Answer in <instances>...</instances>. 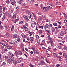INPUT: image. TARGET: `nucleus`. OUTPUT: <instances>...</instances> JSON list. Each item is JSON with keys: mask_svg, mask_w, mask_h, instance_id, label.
<instances>
[{"mask_svg": "<svg viewBox=\"0 0 67 67\" xmlns=\"http://www.w3.org/2000/svg\"><path fill=\"white\" fill-rule=\"evenodd\" d=\"M8 58L9 59L7 60V62L9 63H11L12 62V61H13L15 60L14 58L12 56H9V57Z\"/></svg>", "mask_w": 67, "mask_h": 67, "instance_id": "f257e3e1", "label": "nucleus"}, {"mask_svg": "<svg viewBox=\"0 0 67 67\" xmlns=\"http://www.w3.org/2000/svg\"><path fill=\"white\" fill-rule=\"evenodd\" d=\"M18 52L16 51H15V53H14V54H12V56H15L16 57L18 58V57H20L19 56V54H18Z\"/></svg>", "mask_w": 67, "mask_h": 67, "instance_id": "f03ea898", "label": "nucleus"}, {"mask_svg": "<svg viewBox=\"0 0 67 67\" xmlns=\"http://www.w3.org/2000/svg\"><path fill=\"white\" fill-rule=\"evenodd\" d=\"M43 11H44L45 12H48L49 10V9L48 8V6L47 7H44V8H42Z\"/></svg>", "mask_w": 67, "mask_h": 67, "instance_id": "7ed1b4c3", "label": "nucleus"}, {"mask_svg": "<svg viewBox=\"0 0 67 67\" xmlns=\"http://www.w3.org/2000/svg\"><path fill=\"white\" fill-rule=\"evenodd\" d=\"M21 62V60H15V61L14 62V64H16L18 63H20Z\"/></svg>", "mask_w": 67, "mask_h": 67, "instance_id": "20e7f679", "label": "nucleus"}, {"mask_svg": "<svg viewBox=\"0 0 67 67\" xmlns=\"http://www.w3.org/2000/svg\"><path fill=\"white\" fill-rule=\"evenodd\" d=\"M36 25V22L35 21H32V22L31 26L32 27H34Z\"/></svg>", "mask_w": 67, "mask_h": 67, "instance_id": "39448f33", "label": "nucleus"}, {"mask_svg": "<svg viewBox=\"0 0 67 67\" xmlns=\"http://www.w3.org/2000/svg\"><path fill=\"white\" fill-rule=\"evenodd\" d=\"M6 51L8 52V50L7 49H3L1 53L2 54H4L5 53Z\"/></svg>", "mask_w": 67, "mask_h": 67, "instance_id": "423d86ee", "label": "nucleus"}, {"mask_svg": "<svg viewBox=\"0 0 67 67\" xmlns=\"http://www.w3.org/2000/svg\"><path fill=\"white\" fill-rule=\"evenodd\" d=\"M10 36V34L8 32H7L6 34V35H5V37H9V36Z\"/></svg>", "mask_w": 67, "mask_h": 67, "instance_id": "0eeeda50", "label": "nucleus"}, {"mask_svg": "<svg viewBox=\"0 0 67 67\" xmlns=\"http://www.w3.org/2000/svg\"><path fill=\"white\" fill-rule=\"evenodd\" d=\"M40 63H41V65H43L44 64H45V63L44 62L43 60H41L40 61Z\"/></svg>", "mask_w": 67, "mask_h": 67, "instance_id": "6e6552de", "label": "nucleus"}, {"mask_svg": "<svg viewBox=\"0 0 67 67\" xmlns=\"http://www.w3.org/2000/svg\"><path fill=\"white\" fill-rule=\"evenodd\" d=\"M44 28L45 29V30H46L47 28H48L49 27V25L47 24L44 26Z\"/></svg>", "mask_w": 67, "mask_h": 67, "instance_id": "1a4fd4ad", "label": "nucleus"}, {"mask_svg": "<svg viewBox=\"0 0 67 67\" xmlns=\"http://www.w3.org/2000/svg\"><path fill=\"white\" fill-rule=\"evenodd\" d=\"M13 37L14 38H16L18 37V35L17 34H15L13 36Z\"/></svg>", "mask_w": 67, "mask_h": 67, "instance_id": "9d476101", "label": "nucleus"}, {"mask_svg": "<svg viewBox=\"0 0 67 67\" xmlns=\"http://www.w3.org/2000/svg\"><path fill=\"white\" fill-rule=\"evenodd\" d=\"M16 18V14L14 13L13 14V19H14Z\"/></svg>", "mask_w": 67, "mask_h": 67, "instance_id": "9b49d317", "label": "nucleus"}, {"mask_svg": "<svg viewBox=\"0 0 67 67\" xmlns=\"http://www.w3.org/2000/svg\"><path fill=\"white\" fill-rule=\"evenodd\" d=\"M12 47H12L10 46H7V49H10Z\"/></svg>", "mask_w": 67, "mask_h": 67, "instance_id": "f8f14e48", "label": "nucleus"}, {"mask_svg": "<svg viewBox=\"0 0 67 67\" xmlns=\"http://www.w3.org/2000/svg\"><path fill=\"white\" fill-rule=\"evenodd\" d=\"M51 30L52 32H55V28L54 27H52L51 29Z\"/></svg>", "mask_w": 67, "mask_h": 67, "instance_id": "ddd939ff", "label": "nucleus"}, {"mask_svg": "<svg viewBox=\"0 0 67 67\" xmlns=\"http://www.w3.org/2000/svg\"><path fill=\"white\" fill-rule=\"evenodd\" d=\"M37 51H35L34 52V53L35 54H40L39 52H37Z\"/></svg>", "mask_w": 67, "mask_h": 67, "instance_id": "4468645a", "label": "nucleus"}, {"mask_svg": "<svg viewBox=\"0 0 67 67\" xmlns=\"http://www.w3.org/2000/svg\"><path fill=\"white\" fill-rule=\"evenodd\" d=\"M63 56L64 57H65V58H67V55H66L65 53H63Z\"/></svg>", "mask_w": 67, "mask_h": 67, "instance_id": "2eb2a0df", "label": "nucleus"}, {"mask_svg": "<svg viewBox=\"0 0 67 67\" xmlns=\"http://www.w3.org/2000/svg\"><path fill=\"white\" fill-rule=\"evenodd\" d=\"M8 53L9 54V56H11L12 54V52H11L10 51L8 52Z\"/></svg>", "mask_w": 67, "mask_h": 67, "instance_id": "dca6fc26", "label": "nucleus"}, {"mask_svg": "<svg viewBox=\"0 0 67 67\" xmlns=\"http://www.w3.org/2000/svg\"><path fill=\"white\" fill-rule=\"evenodd\" d=\"M64 33L63 31H61V32L60 33V35L61 36H63L64 35Z\"/></svg>", "mask_w": 67, "mask_h": 67, "instance_id": "f3484780", "label": "nucleus"}, {"mask_svg": "<svg viewBox=\"0 0 67 67\" xmlns=\"http://www.w3.org/2000/svg\"><path fill=\"white\" fill-rule=\"evenodd\" d=\"M42 16L43 17V19L44 20H45L46 18V17L43 15H42Z\"/></svg>", "mask_w": 67, "mask_h": 67, "instance_id": "a211bd4d", "label": "nucleus"}, {"mask_svg": "<svg viewBox=\"0 0 67 67\" xmlns=\"http://www.w3.org/2000/svg\"><path fill=\"white\" fill-rule=\"evenodd\" d=\"M36 40H37V39L39 38V36H38V35H37L36 37Z\"/></svg>", "mask_w": 67, "mask_h": 67, "instance_id": "6ab92c4d", "label": "nucleus"}, {"mask_svg": "<svg viewBox=\"0 0 67 67\" xmlns=\"http://www.w3.org/2000/svg\"><path fill=\"white\" fill-rule=\"evenodd\" d=\"M50 42H51V46H53V41L52 40H51L50 41Z\"/></svg>", "mask_w": 67, "mask_h": 67, "instance_id": "aec40b11", "label": "nucleus"}, {"mask_svg": "<svg viewBox=\"0 0 67 67\" xmlns=\"http://www.w3.org/2000/svg\"><path fill=\"white\" fill-rule=\"evenodd\" d=\"M22 2H21V1H18V3H19V4H21L22 3Z\"/></svg>", "mask_w": 67, "mask_h": 67, "instance_id": "412c9836", "label": "nucleus"}, {"mask_svg": "<svg viewBox=\"0 0 67 67\" xmlns=\"http://www.w3.org/2000/svg\"><path fill=\"white\" fill-rule=\"evenodd\" d=\"M53 25L54 26H57V24L56 23H55L53 24Z\"/></svg>", "mask_w": 67, "mask_h": 67, "instance_id": "4be33fe9", "label": "nucleus"}, {"mask_svg": "<svg viewBox=\"0 0 67 67\" xmlns=\"http://www.w3.org/2000/svg\"><path fill=\"white\" fill-rule=\"evenodd\" d=\"M15 3H16L15 1L11 3V4H12V5H14V4H15Z\"/></svg>", "mask_w": 67, "mask_h": 67, "instance_id": "5701e85b", "label": "nucleus"}, {"mask_svg": "<svg viewBox=\"0 0 67 67\" xmlns=\"http://www.w3.org/2000/svg\"><path fill=\"white\" fill-rule=\"evenodd\" d=\"M3 29V26L2 25H0V30H2Z\"/></svg>", "mask_w": 67, "mask_h": 67, "instance_id": "b1692460", "label": "nucleus"}, {"mask_svg": "<svg viewBox=\"0 0 67 67\" xmlns=\"http://www.w3.org/2000/svg\"><path fill=\"white\" fill-rule=\"evenodd\" d=\"M56 5H59V4H60V2H56Z\"/></svg>", "mask_w": 67, "mask_h": 67, "instance_id": "393cba45", "label": "nucleus"}, {"mask_svg": "<svg viewBox=\"0 0 67 67\" xmlns=\"http://www.w3.org/2000/svg\"><path fill=\"white\" fill-rule=\"evenodd\" d=\"M20 40H21V39H20V38H18L17 39V41L18 42H20Z\"/></svg>", "mask_w": 67, "mask_h": 67, "instance_id": "a878e982", "label": "nucleus"}, {"mask_svg": "<svg viewBox=\"0 0 67 67\" xmlns=\"http://www.w3.org/2000/svg\"><path fill=\"white\" fill-rule=\"evenodd\" d=\"M53 54L54 56L55 57H57V54H56V53H53Z\"/></svg>", "mask_w": 67, "mask_h": 67, "instance_id": "bb28decb", "label": "nucleus"}, {"mask_svg": "<svg viewBox=\"0 0 67 67\" xmlns=\"http://www.w3.org/2000/svg\"><path fill=\"white\" fill-rule=\"evenodd\" d=\"M6 3H10V1H9V0H7V1H6Z\"/></svg>", "mask_w": 67, "mask_h": 67, "instance_id": "cd10ccee", "label": "nucleus"}, {"mask_svg": "<svg viewBox=\"0 0 67 67\" xmlns=\"http://www.w3.org/2000/svg\"><path fill=\"white\" fill-rule=\"evenodd\" d=\"M5 64H6V63H5V62H4L2 63V65H3V66H4L5 65Z\"/></svg>", "mask_w": 67, "mask_h": 67, "instance_id": "c85d7f7f", "label": "nucleus"}, {"mask_svg": "<svg viewBox=\"0 0 67 67\" xmlns=\"http://www.w3.org/2000/svg\"><path fill=\"white\" fill-rule=\"evenodd\" d=\"M64 49H65V51H67V47L65 46V47H64Z\"/></svg>", "mask_w": 67, "mask_h": 67, "instance_id": "c756f323", "label": "nucleus"}, {"mask_svg": "<svg viewBox=\"0 0 67 67\" xmlns=\"http://www.w3.org/2000/svg\"><path fill=\"white\" fill-rule=\"evenodd\" d=\"M39 32L40 34H42V30H40L39 31Z\"/></svg>", "mask_w": 67, "mask_h": 67, "instance_id": "7c9ffc66", "label": "nucleus"}, {"mask_svg": "<svg viewBox=\"0 0 67 67\" xmlns=\"http://www.w3.org/2000/svg\"><path fill=\"white\" fill-rule=\"evenodd\" d=\"M64 34H66L67 33V30H66L64 32Z\"/></svg>", "mask_w": 67, "mask_h": 67, "instance_id": "2f4dec72", "label": "nucleus"}, {"mask_svg": "<svg viewBox=\"0 0 67 67\" xmlns=\"http://www.w3.org/2000/svg\"><path fill=\"white\" fill-rule=\"evenodd\" d=\"M57 58H59V59H62V57H60L59 56H58L57 57Z\"/></svg>", "mask_w": 67, "mask_h": 67, "instance_id": "473e14b6", "label": "nucleus"}, {"mask_svg": "<svg viewBox=\"0 0 67 67\" xmlns=\"http://www.w3.org/2000/svg\"><path fill=\"white\" fill-rule=\"evenodd\" d=\"M41 8H42V10L43 8H43V5L42 4H41Z\"/></svg>", "mask_w": 67, "mask_h": 67, "instance_id": "72a5a7b5", "label": "nucleus"}, {"mask_svg": "<svg viewBox=\"0 0 67 67\" xmlns=\"http://www.w3.org/2000/svg\"><path fill=\"white\" fill-rule=\"evenodd\" d=\"M19 58V59H21V60H23V58H22V57H20V58H19V57H18Z\"/></svg>", "mask_w": 67, "mask_h": 67, "instance_id": "f704fd0d", "label": "nucleus"}, {"mask_svg": "<svg viewBox=\"0 0 67 67\" xmlns=\"http://www.w3.org/2000/svg\"><path fill=\"white\" fill-rule=\"evenodd\" d=\"M29 29L28 28H27L26 27L25 28V31H29Z\"/></svg>", "mask_w": 67, "mask_h": 67, "instance_id": "c9c22d12", "label": "nucleus"}, {"mask_svg": "<svg viewBox=\"0 0 67 67\" xmlns=\"http://www.w3.org/2000/svg\"><path fill=\"white\" fill-rule=\"evenodd\" d=\"M14 43V44H18V42H17V41H15Z\"/></svg>", "mask_w": 67, "mask_h": 67, "instance_id": "e433bc0d", "label": "nucleus"}, {"mask_svg": "<svg viewBox=\"0 0 67 67\" xmlns=\"http://www.w3.org/2000/svg\"><path fill=\"white\" fill-rule=\"evenodd\" d=\"M67 20H65L63 22L64 23H65L67 22Z\"/></svg>", "mask_w": 67, "mask_h": 67, "instance_id": "4c0bfd02", "label": "nucleus"}, {"mask_svg": "<svg viewBox=\"0 0 67 67\" xmlns=\"http://www.w3.org/2000/svg\"><path fill=\"white\" fill-rule=\"evenodd\" d=\"M4 16H5V17L6 16H7V14L5 13H4Z\"/></svg>", "mask_w": 67, "mask_h": 67, "instance_id": "58836bf2", "label": "nucleus"}, {"mask_svg": "<svg viewBox=\"0 0 67 67\" xmlns=\"http://www.w3.org/2000/svg\"><path fill=\"white\" fill-rule=\"evenodd\" d=\"M21 36L23 38H24L25 37V35H21Z\"/></svg>", "mask_w": 67, "mask_h": 67, "instance_id": "ea45409f", "label": "nucleus"}, {"mask_svg": "<svg viewBox=\"0 0 67 67\" xmlns=\"http://www.w3.org/2000/svg\"><path fill=\"white\" fill-rule=\"evenodd\" d=\"M4 19H5V16H3L2 20V21L4 20Z\"/></svg>", "mask_w": 67, "mask_h": 67, "instance_id": "a19ab883", "label": "nucleus"}, {"mask_svg": "<svg viewBox=\"0 0 67 67\" xmlns=\"http://www.w3.org/2000/svg\"><path fill=\"white\" fill-rule=\"evenodd\" d=\"M30 67H33L34 66V65H32L31 64H30Z\"/></svg>", "mask_w": 67, "mask_h": 67, "instance_id": "79ce46f5", "label": "nucleus"}, {"mask_svg": "<svg viewBox=\"0 0 67 67\" xmlns=\"http://www.w3.org/2000/svg\"><path fill=\"white\" fill-rule=\"evenodd\" d=\"M26 39L28 41H30V38H29V37H26Z\"/></svg>", "mask_w": 67, "mask_h": 67, "instance_id": "37998d69", "label": "nucleus"}, {"mask_svg": "<svg viewBox=\"0 0 67 67\" xmlns=\"http://www.w3.org/2000/svg\"><path fill=\"white\" fill-rule=\"evenodd\" d=\"M48 9H49V8L50 9H52V7H51L49 6H48Z\"/></svg>", "mask_w": 67, "mask_h": 67, "instance_id": "c03bdc74", "label": "nucleus"}, {"mask_svg": "<svg viewBox=\"0 0 67 67\" xmlns=\"http://www.w3.org/2000/svg\"><path fill=\"white\" fill-rule=\"evenodd\" d=\"M58 47H59V48L60 49H61V48H62V46H58Z\"/></svg>", "mask_w": 67, "mask_h": 67, "instance_id": "a18cd8bd", "label": "nucleus"}, {"mask_svg": "<svg viewBox=\"0 0 67 67\" xmlns=\"http://www.w3.org/2000/svg\"><path fill=\"white\" fill-rule=\"evenodd\" d=\"M28 32L29 34H30V36H32V34H31V33H30V31H29Z\"/></svg>", "mask_w": 67, "mask_h": 67, "instance_id": "49530a36", "label": "nucleus"}, {"mask_svg": "<svg viewBox=\"0 0 67 67\" xmlns=\"http://www.w3.org/2000/svg\"><path fill=\"white\" fill-rule=\"evenodd\" d=\"M39 27V28H41V29H43V26H40Z\"/></svg>", "mask_w": 67, "mask_h": 67, "instance_id": "de8ad7c7", "label": "nucleus"}, {"mask_svg": "<svg viewBox=\"0 0 67 67\" xmlns=\"http://www.w3.org/2000/svg\"><path fill=\"white\" fill-rule=\"evenodd\" d=\"M30 40H34V38L33 37H31V36L30 37Z\"/></svg>", "mask_w": 67, "mask_h": 67, "instance_id": "09e8293b", "label": "nucleus"}, {"mask_svg": "<svg viewBox=\"0 0 67 67\" xmlns=\"http://www.w3.org/2000/svg\"><path fill=\"white\" fill-rule=\"evenodd\" d=\"M25 24L27 26H28V24L26 23H25Z\"/></svg>", "mask_w": 67, "mask_h": 67, "instance_id": "8fccbe9b", "label": "nucleus"}, {"mask_svg": "<svg viewBox=\"0 0 67 67\" xmlns=\"http://www.w3.org/2000/svg\"><path fill=\"white\" fill-rule=\"evenodd\" d=\"M4 46H2L1 47V49H3V48H4Z\"/></svg>", "mask_w": 67, "mask_h": 67, "instance_id": "3c124183", "label": "nucleus"}, {"mask_svg": "<svg viewBox=\"0 0 67 67\" xmlns=\"http://www.w3.org/2000/svg\"><path fill=\"white\" fill-rule=\"evenodd\" d=\"M19 20V19H17L15 20V22H18Z\"/></svg>", "mask_w": 67, "mask_h": 67, "instance_id": "603ef678", "label": "nucleus"}, {"mask_svg": "<svg viewBox=\"0 0 67 67\" xmlns=\"http://www.w3.org/2000/svg\"><path fill=\"white\" fill-rule=\"evenodd\" d=\"M30 12V11H29V10H26V13H29V12Z\"/></svg>", "mask_w": 67, "mask_h": 67, "instance_id": "864d4df0", "label": "nucleus"}, {"mask_svg": "<svg viewBox=\"0 0 67 67\" xmlns=\"http://www.w3.org/2000/svg\"><path fill=\"white\" fill-rule=\"evenodd\" d=\"M58 28V29H60V28H61V26L60 25H59Z\"/></svg>", "mask_w": 67, "mask_h": 67, "instance_id": "5fc2aeb1", "label": "nucleus"}, {"mask_svg": "<svg viewBox=\"0 0 67 67\" xmlns=\"http://www.w3.org/2000/svg\"><path fill=\"white\" fill-rule=\"evenodd\" d=\"M49 26L50 27H52V24H50L49 25Z\"/></svg>", "mask_w": 67, "mask_h": 67, "instance_id": "6e6d98bb", "label": "nucleus"}, {"mask_svg": "<svg viewBox=\"0 0 67 67\" xmlns=\"http://www.w3.org/2000/svg\"><path fill=\"white\" fill-rule=\"evenodd\" d=\"M2 42H3V43H6V42H5V41H4L3 40H2Z\"/></svg>", "mask_w": 67, "mask_h": 67, "instance_id": "4d7b16f0", "label": "nucleus"}, {"mask_svg": "<svg viewBox=\"0 0 67 67\" xmlns=\"http://www.w3.org/2000/svg\"><path fill=\"white\" fill-rule=\"evenodd\" d=\"M41 24L43 23H44V20H41Z\"/></svg>", "mask_w": 67, "mask_h": 67, "instance_id": "13d9d810", "label": "nucleus"}, {"mask_svg": "<svg viewBox=\"0 0 67 67\" xmlns=\"http://www.w3.org/2000/svg\"><path fill=\"white\" fill-rule=\"evenodd\" d=\"M39 26H40V25H39V24H37L36 27H39Z\"/></svg>", "mask_w": 67, "mask_h": 67, "instance_id": "bf43d9fd", "label": "nucleus"}, {"mask_svg": "<svg viewBox=\"0 0 67 67\" xmlns=\"http://www.w3.org/2000/svg\"><path fill=\"white\" fill-rule=\"evenodd\" d=\"M16 9L17 10H19V7H16Z\"/></svg>", "mask_w": 67, "mask_h": 67, "instance_id": "052dcab7", "label": "nucleus"}, {"mask_svg": "<svg viewBox=\"0 0 67 67\" xmlns=\"http://www.w3.org/2000/svg\"><path fill=\"white\" fill-rule=\"evenodd\" d=\"M18 54L19 55H20V56H21V55H22V53H19V54Z\"/></svg>", "mask_w": 67, "mask_h": 67, "instance_id": "680f3d73", "label": "nucleus"}, {"mask_svg": "<svg viewBox=\"0 0 67 67\" xmlns=\"http://www.w3.org/2000/svg\"><path fill=\"white\" fill-rule=\"evenodd\" d=\"M44 37V35H41V37Z\"/></svg>", "mask_w": 67, "mask_h": 67, "instance_id": "e2e57ef3", "label": "nucleus"}, {"mask_svg": "<svg viewBox=\"0 0 67 67\" xmlns=\"http://www.w3.org/2000/svg\"><path fill=\"white\" fill-rule=\"evenodd\" d=\"M35 6H36V7H38V5L37 4H35Z\"/></svg>", "mask_w": 67, "mask_h": 67, "instance_id": "0e129e2a", "label": "nucleus"}, {"mask_svg": "<svg viewBox=\"0 0 67 67\" xmlns=\"http://www.w3.org/2000/svg\"><path fill=\"white\" fill-rule=\"evenodd\" d=\"M21 47H23V44L22 43H21Z\"/></svg>", "mask_w": 67, "mask_h": 67, "instance_id": "69168bd1", "label": "nucleus"}, {"mask_svg": "<svg viewBox=\"0 0 67 67\" xmlns=\"http://www.w3.org/2000/svg\"><path fill=\"white\" fill-rule=\"evenodd\" d=\"M59 66H60V65H59V64H57L56 65V67H59Z\"/></svg>", "mask_w": 67, "mask_h": 67, "instance_id": "338daca9", "label": "nucleus"}, {"mask_svg": "<svg viewBox=\"0 0 67 67\" xmlns=\"http://www.w3.org/2000/svg\"><path fill=\"white\" fill-rule=\"evenodd\" d=\"M53 50L54 51H56V50H57V49H56V48H55V49H53Z\"/></svg>", "mask_w": 67, "mask_h": 67, "instance_id": "774afa93", "label": "nucleus"}]
</instances>
